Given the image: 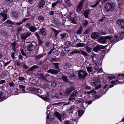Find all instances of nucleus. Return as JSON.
Instances as JSON below:
<instances>
[{
    "label": "nucleus",
    "mask_w": 124,
    "mask_h": 124,
    "mask_svg": "<svg viewBox=\"0 0 124 124\" xmlns=\"http://www.w3.org/2000/svg\"><path fill=\"white\" fill-rule=\"evenodd\" d=\"M115 8V5L112 2H108L105 5L104 10L106 12H109L114 10Z\"/></svg>",
    "instance_id": "f257e3e1"
},
{
    "label": "nucleus",
    "mask_w": 124,
    "mask_h": 124,
    "mask_svg": "<svg viewBox=\"0 0 124 124\" xmlns=\"http://www.w3.org/2000/svg\"><path fill=\"white\" fill-rule=\"evenodd\" d=\"M8 9L5 7H1L0 9V15L2 16L3 18V21H4L7 19V14Z\"/></svg>",
    "instance_id": "f03ea898"
},
{
    "label": "nucleus",
    "mask_w": 124,
    "mask_h": 124,
    "mask_svg": "<svg viewBox=\"0 0 124 124\" xmlns=\"http://www.w3.org/2000/svg\"><path fill=\"white\" fill-rule=\"evenodd\" d=\"M124 33L123 32H119V33L117 34V35H115L114 36V37L115 39H116L118 38V39L117 40H116V41L113 40L112 41V44H114L116 42L120 40H121L123 39V37H124Z\"/></svg>",
    "instance_id": "7ed1b4c3"
},
{
    "label": "nucleus",
    "mask_w": 124,
    "mask_h": 124,
    "mask_svg": "<svg viewBox=\"0 0 124 124\" xmlns=\"http://www.w3.org/2000/svg\"><path fill=\"white\" fill-rule=\"evenodd\" d=\"M100 78L98 77H94L91 80V84L93 86H95L99 84Z\"/></svg>",
    "instance_id": "20e7f679"
},
{
    "label": "nucleus",
    "mask_w": 124,
    "mask_h": 124,
    "mask_svg": "<svg viewBox=\"0 0 124 124\" xmlns=\"http://www.w3.org/2000/svg\"><path fill=\"white\" fill-rule=\"evenodd\" d=\"M78 92L77 91H74L70 95L68 98L70 101H72L74 100L76 97L78 95Z\"/></svg>",
    "instance_id": "39448f33"
},
{
    "label": "nucleus",
    "mask_w": 124,
    "mask_h": 124,
    "mask_svg": "<svg viewBox=\"0 0 124 124\" xmlns=\"http://www.w3.org/2000/svg\"><path fill=\"white\" fill-rule=\"evenodd\" d=\"M78 77L80 79L85 78L87 75V73L85 71L79 70L78 71Z\"/></svg>",
    "instance_id": "423d86ee"
},
{
    "label": "nucleus",
    "mask_w": 124,
    "mask_h": 124,
    "mask_svg": "<svg viewBox=\"0 0 124 124\" xmlns=\"http://www.w3.org/2000/svg\"><path fill=\"white\" fill-rule=\"evenodd\" d=\"M54 114L56 117L58 118L60 122L62 121V118L63 120L66 117V114L63 113H62L61 115L58 112H54Z\"/></svg>",
    "instance_id": "0eeeda50"
},
{
    "label": "nucleus",
    "mask_w": 124,
    "mask_h": 124,
    "mask_svg": "<svg viewBox=\"0 0 124 124\" xmlns=\"http://www.w3.org/2000/svg\"><path fill=\"white\" fill-rule=\"evenodd\" d=\"M36 43L35 42L32 43L28 45L27 49L28 51H32L35 49V46L36 45Z\"/></svg>",
    "instance_id": "6e6552de"
},
{
    "label": "nucleus",
    "mask_w": 124,
    "mask_h": 124,
    "mask_svg": "<svg viewBox=\"0 0 124 124\" xmlns=\"http://www.w3.org/2000/svg\"><path fill=\"white\" fill-rule=\"evenodd\" d=\"M85 0H82L79 2V4L77 6L76 11L77 12H79L81 11L83 8V4Z\"/></svg>",
    "instance_id": "1a4fd4ad"
},
{
    "label": "nucleus",
    "mask_w": 124,
    "mask_h": 124,
    "mask_svg": "<svg viewBox=\"0 0 124 124\" xmlns=\"http://www.w3.org/2000/svg\"><path fill=\"white\" fill-rule=\"evenodd\" d=\"M116 24L121 28L122 29L124 28V21L123 19L117 20L116 21Z\"/></svg>",
    "instance_id": "9d476101"
},
{
    "label": "nucleus",
    "mask_w": 124,
    "mask_h": 124,
    "mask_svg": "<svg viewBox=\"0 0 124 124\" xmlns=\"http://www.w3.org/2000/svg\"><path fill=\"white\" fill-rule=\"evenodd\" d=\"M73 51H74V53H78L86 56H88L87 54L85 51L83 50H78L77 49H74L73 50Z\"/></svg>",
    "instance_id": "9b49d317"
},
{
    "label": "nucleus",
    "mask_w": 124,
    "mask_h": 124,
    "mask_svg": "<svg viewBox=\"0 0 124 124\" xmlns=\"http://www.w3.org/2000/svg\"><path fill=\"white\" fill-rule=\"evenodd\" d=\"M31 34V33L30 31H28L26 33H24L21 34V38L22 39H25Z\"/></svg>",
    "instance_id": "f8f14e48"
},
{
    "label": "nucleus",
    "mask_w": 124,
    "mask_h": 124,
    "mask_svg": "<svg viewBox=\"0 0 124 124\" xmlns=\"http://www.w3.org/2000/svg\"><path fill=\"white\" fill-rule=\"evenodd\" d=\"M59 71L53 69H49L47 71V72L53 75L58 74Z\"/></svg>",
    "instance_id": "ddd939ff"
},
{
    "label": "nucleus",
    "mask_w": 124,
    "mask_h": 124,
    "mask_svg": "<svg viewBox=\"0 0 124 124\" xmlns=\"http://www.w3.org/2000/svg\"><path fill=\"white\" fill-rule=\"evenodd\" d=\"M77 106L75 105H72L70 106L68 109V111L69 113H73V111L74 110H77Z\"/></svg>",
    "instance_id": "4468645a"
},
{
    "label": "nucleus",
    "mask_w": 124,
    "mask_h": 124,
    "mask_svg": "<svg viewBox=\"0 0 124 124\" xmlns=\"http://www.w3.org/2000/svg\"><path fill=\"white\" fill-rule=\"evenodd\" d=\"M52 64L54 66V67L55 69H57L58 71L60 72V69L59 68V63L57 62H53L52 63Z\"/></svg>",
    "instance_id": "2eb2a0df"
},
{
    "label": "nucleus",
    "mask_w": 124,
    "mask_h": 124,
    "mask_svg": "<svg viewBox=\"0 0 124 124\" xmlns=\"http://www.w3.org/2000/svg\"><path fill=\"white\" fill-rule=\"evenodd\" d=\"M98 32H93L91 35L92 39H97L98 37Z\"/></svg>",
    "instance_id": "dca6fc26"
},
{
    "label": "nucleus",
    "mask_w": 124,
    "mask_h": 124,
    "mask_svg": "<svg viewBox=\"0 0 124 124\" xmlns=\"http://www.w3.org/2000/svg\"><path fill=\"white\" fill-rule=\"evenodd\" d=\"M74 89L73 87H70L69 88H67L66 90L65 93L66 94H70L73 90Z\"/></svg>",
    "instance_id": "f3484780"
},
{
    "label": "nucleus",
    "mask_w": 124,
    "mask_h": 124,
    "mask_svg": "<svg viewBox=\"0 0 124 124\" xmlns=\"http://www.w3.org/2000/svg\"><path fill=\"white\" fill-rule=\"evenodd\" d=\"M45 0H42L40 1L38 3V5L39 6H38V7L39 8L42 7L45 4Z\"/></svg>",
    "instance_id": "a211bd4d"
},
{
    "label": "nucleus",
    "mask_w": 124,
    "mask_h": 124,
    "mask_svg": "<svg viewBox=\"0 0 124 124\" xmlns=\"http://www.w3.org/2000/svg\"><path fill=\"white\" fill-rule=\"evenodd\" d=\"M45 31V30L44 28H42L39 31V34L41 35L45 36L46 34Z\"/></svg>",
    "instance_id": "6ab92c4d"
},
{
    "label": "nucleus",
    "mask_w": 124,
    "mask_h": 124,
    "mask_svg": "<svg viewBox=\"0 0 124 124\" xmlns=\"http://www.w3.org/2000/svg\"><path fill=\"white\" fill-rule=\"evenodd\" d=\"M69 19H70V20L71 21V23L75 24H76L77 23V21L76 19V17H74V18H71L70 15H69V16L68 17Z\"/></svg>",
    "instance_id": "aec40b11"
},
{
    "label": "nucleus",
    "mask_w": 124,
    "mask_h": 124,
    "mask_svg": "<svg viewBox=\"0 0 124 124\" xmlns=\"http://www.w3.org/2000/svg\"><path fill=\"white\" fill-rule=\"evenodd\" d=\"M19 13L16 11H13L12 13V16L14 17L17 18L19 17Z\"/></svg>",
    "instance_id": "412c9836"
},
{
    "label": "nucleus",
    "mask_w": 124,
    "mask_h": 124,
    "mask_svg": "<svg viewBox=\"0 0 124 124\" xmlns=\"http://www.w3.org/2000/svg\"><path fill=\"white\" fill-rule=\"evenodd\" d=\"M39 96L45 101L47 102H48L50 101L49 99L48 98L49 96V95H47L46 97H42Z\"/></svg>",
    "instance_id": "4be33fe9"
},
{
    "label": "nucleus",
    "mask_w": 124,
    "mask_h": 124,
    "mask_svg": "<svg viewBox=\"0 0 124 124\" xmlns=\"http://www.w3.org/2000/svg\"><path fill=\"white\" fill-rule=\"evenodd\" d=\"M106 39L104 37H103L99 39L98 42H99L102 43H104L106 42Z\"/></svg>",
    "instance_id": "5701e85b"
},
{
    "label": "nucleus",
    "mask_w": 124,
    "mask_h": 124,
    "mask_svg": "<svg viewBox=\"0 0 124 124\" xmlns=\"http://www.w3.org/2000/svg\"><path fill=\"white\" fill-rule=\"evenodd\" d=\"M39 66L37 65H33L31 67H30L29 69H28L27 71L28 72L32 70L38 68Z\"/></svg>",
    "instance_id": "b1692460"
},
{
    "label": "nucleus",
    "mask_w": 124,
    "mask_h": 124,
    "mask_svg": "<svg viewBox=\"0 0 124 124\" xmlns=\"http://www.w3.org/2000/svg\"><path fill=\"white\" fill-rule=\"evenodd\" d=\"M90 11L89 10H86L84 11V15L85 18L88 17V15H89Z\"/></svg>",
    "instance_id": "393cba45"
},
{
    "label": "nucleus",
    "mask_w": 124,
    "mask_h": 124,
    "mask_svg": "<svg viewBox=\"0 0 124 124\" xmlns=\"http://www.w3.org/2000/svg\"><path fill=\"white\" fill-rule=\"evenodd\" d=\"M3 93L2 92H0V100L3 101L6 99V97L5 96H2Z\"/></svg>",
    "instance_id": "a878e982"
},
{
    "label": "nucleus",
    "mask_w": 124,
    "mask_h": 124,
    "mask_svg": "<svg viewBox=\"0 0 124 124\" xmlns=\"http://www.w3.org/2000/svg\"><path fill=\"white\" fill-rule=\"evenodd\" d=\"M39 94H40L41 93V90L40 89L38 88H35L34 93Z\"/></svg>",
    "instance_id": "bb28decb"
},
{
    "label": "nucleus",
    "mask_w": 124,
    "mask_h": 124,
    "mask_svg": "<svg viewBox=\"0 0 124 124\" xmlns=\"http://www.w3.org/2000/svg\"><path fill=\"white\" fill-rule=\"evenodd\" d=\"M94 91V90L93 89L91 91H89L88 92H85V94L86 95V94H88L90 93H92V94L93 95H94L96 93V91H94Z\"/></svg>",
    "instance_id": "cd10ccee"
},
{
    "label": "nucleus",
    "mask_w": 124,
    "mask_h": 124,
    "mask_svg": "<svg viewBox=\"0 0 124 124\" xmlns=\"http://www.w3.org/2000/svg\"><path fill=\"white\" fill-rule=\"evenodd\" d=\"M76 77V75L73 73L69 75V78L70 79L75 78Z\"/></svg>",
    "instance_id": "c85d7f7f"
},
{
    "label": "nucleus",
    "mask_w": 124,
    "mask_h": 124,
    "mask_svg": "<svg viewBox=\"0 0 124 124\" xmlns=\"http://www.w3.org/2000/svg\"><path fill=\"white\" fill-rule=\"evenodd\" d=\"M37 75L39 77L43 79H45L44 75L42 73H40V72H38Z\"/></svg>",
    "instance_id": "c756f323"
},
{
    "label": "nucleus",
    "mask_w": 124,
    "mask_h": 124,
    "mask_svg": "<svg viewBox=\"0 0 124 124\" xmlns=\"http://www.w3.org/2000/svg\"><path fill=\"white\" fill-rule=\"evenodd\" d=\"M29 29L31 32H34L37 30V28L35 26H31Z\"/></svg>",
    "instance_id": "7c9ffc66"
},
{
    "label": "nucleus",
    "mask_w": 124,
    "mask_h": 124,
    "mask_svg": "<svg viewBox=\"0 0 124 124\" xmlns=\"http://www.w3.org/2000/svg\"><path fill=\"white\" fill-rule=\"evenodd\" d=\"M84 102V100L81 99H79L77 100L75 102L77 104H79L80 103H83Z\"/></svg>",
    "instance_id": "2f4dec72"
},
{
    "label": "nucleus",
    "mask_w": 124,
    "mask_h": 124,
    "mask_svg": "<svg viewBox=\"0 0 124 124\" xmlns=\"http://www.w3.org/2000/svg\"><path fill=\"white\" fill-rule=\"evenodd\" d=\"M85 45V44L84 43H78L76 44V47H83Z\"/></svg>",
    "instance_id": "473e14b6"
},
{
    "label": "nucleus",
    "mask_w": 124,
    "mask_h": 124,
    "mask_svg": "<svg viewBox=\"0 0 124 124\" xmlns=\"http://www.w3.org/2000/svg\"><path fill=\"white\" fill-rule=\"evenodd\" d=\"M82 27L81 25L80 26L78 30L76 31V34H79L82 33Z\"/></svg>",
    "instance_id": "72a5a7b5"
},
{
    "label": "nucleus",
    "mask_w": 124,
    "mask_h": 124,
    "mask_svg": "<svg viewBox=\"0 0 124 124\" xmlns=\"http://www.w3.org/2000/svg\"><path fill=\"white\" fill-rule=\"evenodd\" d=\"M44 55L42 54H39L35 57V58L36 59H39L41 58H42Z\"/></svg>",
    "instance_id": "f704fd0d"
},
{
    "label": "nucleus",
    "mask_w": 124,
    "mask_h": 124,
    "mask_svg": "<svg viewBox=\"0 0 124 124\" xmlns=\"http://www.w3.org/2000/svg\"><path fill=\"white\" fill-rule=\"evenodd\" d=\"M38 19L40 21L42 22L44 20V18L42 16H39L38 17Z\"/></svg>",
    "instance_id": "c9c22d12"
},
{
    "label": "nucleus",
    "mask_w": 124,
    "mask_h": 124,
    "mask_svg": "<svg viewBox=\"0 0 124 124\" xmlns=\"http://www.w3.org/2000/svg\"><path fill=\"white\" fill-rule=\"evenodd\" d=\"M51 28L52 30L54 31V33L55 36H57L59 33L58 31L56 30L55 29L53 28L52 27Z\"/></svg>",
    "instance_id": "e433bc0d"
},
{
    "label": "nucleus",
    "mask_w": 124,
    "mask_h": 124,
    "mask_svg": "<svg viewBox=\"0 0 124 124\" xmlns=\"http://www.w3.org/2000/svg\"><path fill=\"white\" fill-rule=\"evenodd\" d=\"M19 88L22 90L23 92H25V87L23 85H20L19 86Z\"/></svg>",
    "instance_id": "4c0bfd02"
},
{
    "label": "nucleus",
    "mask_w": 124,
    "mask_h": 124,
    "mask_svg": "<svg viewBox=\"0 0 124 124\" xmlns=\"http://www.w3.org/2000/svg\"><path fill=\"white\" fill-rule=\"evenodd\" d=\"M35 88L32 87L28 88L27 90L31 92H32L34 93V90H35Z\"/></svg>",
    "instance_id": "58836bf2"
},
{
    "label": "nucleus",
    "mask_w": 124,
    "mask_h": 124,
    "mask_svg": "<svg viewBox=\"0 0 124 124\" xmlns=\"http://www.w3.org/2000/svg\"><path fill=\"white\" fill-rule=\"evenodd\" d=\"M62 78L63 81L65 82H68V80L67 78V77L65 76H63Z\"/></svg>",
    "instance_id": "ea45409f"
},
{
    "label": "nucleus",
    "mask_w": 124,
    "mask_h": 124,
    "mask_svg": "<svg viewBox=\"0 0 124 124\" xmlns=\"http://www.w3.org/2000/svg\"><path fill=\"white\" fill-rule=\"evenodd\" d=\"M84 113L83 111L82 110H80L78 111V116H81Z\"/></svg>",
    "instance_id": "a19ab883"
},
{
    "label": "nucleus",
    "mask_w": 124,
    "mask_h": 124,
    "mask_svg": "<svg viewBox=\"0 0 124 124\" xmlns=\"http://www.w3.org/2000/svg\"><path fill=\"white\" fill-rule=\"evenodd\" d=\"M2 33L3 35H4L6 37H8V35L6 32L4 31H2Z\"/></svg>",
    "instance_id": "79ce46f5"
},
{
    "label": "nucleus",
    "mask_w": 124,
    "mask_h": 124,
    "mask_svg": "<svg viewBox=\"0 0 124 124\" xmlns=\"http://www.w3.org/2000/svg\"><path fill=\"white\" fill-rule=\"evenodd\" d=\"M86 69L90 73V72H92L93 70L92 69V67H86Z\"/></svg>",
    "instance_id": "37998d69"
},
{
    "label": "nucleus",
    "mask_w": 124,
    "mask_h": 124,
    "mask_svg": "<svg viewBox=\"0 0 124 124\" xmlns=\"http://www.w3.org/2000/svg\"><path fill=\"white\" fill-rule=\"evenodd\" d=\"M97 46L98 47L99 49V50L101 49H103L105 48V46H103L101 45H99Z\"/></svg>",
    "instance_id": "c03bdc74"
},
{
    "label": "nucleus",
    "mask_w": 124,
    "mask_h": 124,
    "mask_svg": "<svg viewBox=\"0 0 124 124\" xmlns=\"http://www.w3.org/2000/svg\"><path fill=\"white\" fill-rule=\"evenodd\" d=\"M16 45V43L13 42L12 44L11 47H12V49L14 51L15 50V46Z\"/></svg>",
    "instance_id": "a18cd8bd"
},
{
    "label": "nucleus",
    "mask_w": 124,
    "mask_h": 124,
    "mask_svg": "<svg viewBox=\"0 0 124 124\" xmlns=\"http://www.w3.org/2000/svg\"><path fill=\"white\" fill-rule=\"evenodd\" d=\"M86 49L87 51L89 53H90L91 51V49L92 48L91 47H89L88 46H86Z\"/></svg>",
    "instance_id": "49530a36"
},
{
    "label": "nucleus",
    "mask_w": 124,
    "mask_h": 124,
    "mask_svg": "<svg viewBox=\"0 0 124 124\" xmlns=\"http://www.w3.org/2000/svg\"><path fill=\"white\" fill-rule=\"evenodd\" d=\"M58 1H57L56 2L53 3L51 5L52 8H54L57 5V3H58Z\"/></svg>",
    "instance_id": "de8ad7c7"
},
{
    "label": "nucleus",
    "mask_w": 124,
    "mask_h": 124,
    "mask_svg": "<svg viewBox=\"0 0 124 124\" xmlns=\"http://www.w3.org/2000/svg\"><path fill=\"white\" fill-rule=\"evenodd\" d=\"M99 0H98L97 3L94 5L90 6V7L94 8L95 7L99 4Z\"/></svg>",
    "instance_id": "09e8293b"
},
{
    "label": "nucleus",
    "mask_w": 124,
    "mask_h": 124,
    "mask_svg": "<svg viewBox=\"0 0 124 124\" xmlns=\"http://www.w3.org/2000/svg\"><path fill=\"white\" fill-rule=\"evenodd\" d=\"M66 35L67 34L66 33L61 35L60 36L61 37V39H63L66 36Z\"/></svg>",
    "instance_id": "8fccbe9b"
},
{
    "label": "nucleus",
    "mask_w": 124,
    "mask_h": 124,
    "mask_svg": "<svg viewBox=\"0 0 124 124\" xmlns=\"http://www.w3.org/2000/svg\"><path fill=\"white\" fill-rule=\"evenodd\" d=\"M93 50V51L96 52H97L98 51H99V50L97 46H96V47H94Z\"/></svg>",
    "instance_id": "3c124183"
},
{
    "label": "nucleus",
    "mask_w": 124,
    "mask_h": 124,
    "mask_svg": "<svg viewBox=\"0 0 124 124\" xmlns=\"http://www.w3.org/2000/svg\"><path fill=\"white\" fill-rule=\"evenodd\" d=\"M5 23L8 24H12L13 23L10 20H7Z\"/></svg>",
    "instance_id": "603ef678"
},
{
    "label": "nucleus",
    "mask_w": 124,
    "mask_h": 124,
    "mask_svg": "<svg viewBox=\"0 0 124 124\" xmlns=\"http://www.w3.org/2000/svg\"><path fill=\"white\" fill-rule=\"evenodd\" d=\"M16 63L17 66H19L21 64V63L18 60H16Z\"/></svg>",
    "instance_id": "864d4df0"
},
{
    "label": "nucleus",
    "mask_w": 124,
    "mask_h": 124,
    "mask_svg": "<svg viewBox=\"0 0 124 124\" xmlns=\"http://www.w3.org/2000/svg\"><path fill=\"white\" fill-rule=\"evenodd\" d=\"M85 88L87 90H90L91 88L89 86H88L87 85H85Z\"/></svg>",
    "instance_id": "5fc2aeb1"
},
{
    "label": "nucleus",
    "mask_w": 124,
    "mask_h": 124,
    "mask_svg": "<svg viewBox=\"0 0 124 124\" xmlns=\"http://www.w3.org/2000/svg\"><path fill=\"white\" fill-rule=\"evenodd\" d=\"M98 68V66L97 65H96L93 68V69L95 70V71H94V72H95L97 70Z\"/></svg>",
    "instance_id": "6e6d98bb"
},
{
    "label": "nucleus",
    "mask_w": 124,
    "mask_h": 124,
    "mask_svg": "<svg viewBox=\"0 0 124 124\" xmlns=\"http://www.w3.org/2000/svg\"><path fill=\"white\" fill-rule=\"evenodd\" d=\"M118 82V80L117 79L116 81H114L111 82V84L116 85L117 84V82Z\"/></svg>",
    "instance_id": "4d7b16f0"
},
{
    "label": "nucleus",
    "mask_w": 124,
    "mask_h": 124,
    "mask_svg": "<svg viewBox=\"0 0 124 124\" xmlns=\"http://www.w3.org/2000/svg\"><path fill=\"white\" fill-rule=\"evenodd\" d=\"M9 85L10 87H14L15 85V84L14 83L12 82H9Z\"/></svg>",
    "instance_id": "13d9d810"
},
{
    "label": "nucleus",
    "mask_w": 124,
    "mask_h": 124,
    "mask_svg": "<svg viewBox=\"0 0 124 124\" xmlns=\"http://www.w3.org/2000/svg\"><path fill=\"white\" fill-rule=\"evenodd\" d=\"M19 80L21 81H22L25 79V78L23 77H20L18 78Z\"/></svg>",
    "instance_id": "bf43d9fd"
},
{
    "label": "nucleus",
    "mask_w": 124,
    "mask_h": 124,
    "mask_svg": "<svg viewBox=\"0 0 124 124\" xmlns=\"http://www.w3.org/2000/svg\"><path fill=\"white\" fill-rule=\"evenodd\" d=\"M104 37L106 40L107 39H110L111 38V37L110 36H108Z\"/></svg>",
    "instance_id": "052dcab7"
},
{
    "label": "nucleus",
    "mask_w": 124,
    "mask_h": 124,
    "mask_svg": "<svg viewBox=\"0 0 124 124\" xmlns=\"http://www.w3.org/2000/svg\"><path fill=\"white\" fill-rule=\"evenodd\" d=\"M34 34L37 37L38 39H39L40 37L38 35V33L36 32L34 33Z\"/></svg>",
    "instance_id": "680f3d73"
},
{
    "label": "nucleus",
    "mask_w": 124,
    "mask_h": 124,
    "mask_svg": "<svg viewBox=\"0 0 124 124\" xmlns=\"http://www.w3.org/2000/svg\"><path fill=\"white\" fill-rule=\"evenodd\" d=\"M26 27L29 29L30 28L31 26H30V24L29 23H27L26 25Z\"/></svg>",
    "instance_id": "e2e57ef3"
},
{
    "label": "nucleus",
    "mask_w": 124,
    "mask_h": 124,
    "mask_svg": "<svg viewBox=\"0 0 124 124\" xmlns=\"http://www.w3.org/2000/svg\"><path fill=\"white\" fill-rule=\"evenodd\" d=\"M51 85L52 87H54L56 85V84L54 83L53 82L51 84Z\"/></svg>",
    "instance_id": "0e129e2a"
},
{
    "label": "nucleus",
    "mask_w": 124,
    "mask_h": 124,
    "mask_svg": "<svg viewBox=\"0 0 124 124\" xmlns=\"http://www.w3.org/2000/svg\"><path fill=\"white\" fill-rule=\"evenodd\" d=\"M90 31V30H89L87 29L85 30L84 33L85 34H87L89 33Z\"/></svg>",
    "instance_id": "69168bd1"
},
{
    "label": "nucleus",
    "mask_w": 124,
    "mask_h": 124,
    "mask_svg": "<svg viewBox=\"0 0 124 124\" xmlns=\"http://www.w3.org/2000/svg\"><path fill=\"white\" fill-rule=\"evenodd\" d=\"M108 79L110 80H111L113 78V77L111 75H109L108 76Z\"/></svg>",
    "instance_id": "338daca9"
},
{
    "label": "nucleus",
    "mask_w": 124,
    "mask_h": 124,
    "mask_svg": "<svg viewBox=\"0 0 124 124\" xmlns=\"http://www.w3.org/2000/svg\"><path fill=\"white\" fill-rule=\"evenodd\" d=\"M88 24V22L87 21V20H85L84 23H83V24L84 25H87Z\"/></svg>",
    "instance_id": "774afa93"
}]
</instances>
